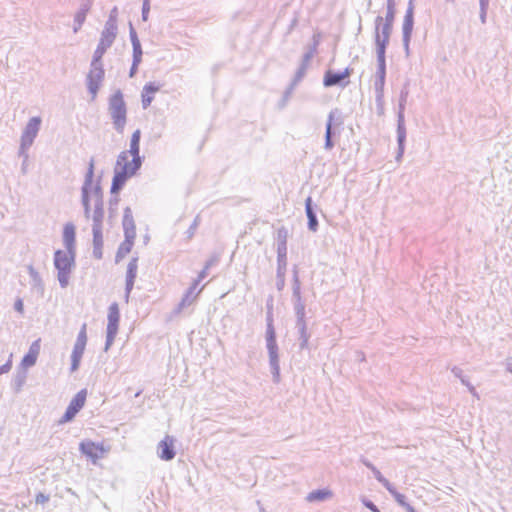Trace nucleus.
Returning <instances> with one entry per match:
<instances>
[{
    "instance_id": "nucleus-34",
    "label": "nucleus",
    "mask_w": 512,
    "mask_h": 512,
    "mask_svg": "<svg viewBox=\"0 0 512 512\" xmlns=\"http://www.w3.org/2000/svg\"><path fill=\"white\" fill-rule=\"evenodd\" d=\"M294 301V310L296 314V322H305V304L302 301V298L293 299Z\"/></svg>"
},
{
    "instance_id": "nucleus-46",
    "label": "nucleus",
    "mask_w": 512,
    "mask_h": 512,
    "mask_svg": "<svg viewBox=\"0 0 512 512\" xmlns=\"http://www.w3.org/2000/svg\"><path fill=\"white\" fill-rule=\"evenodd\" d=\"M132 47H133V61L141 62L142 54H143L141 43L132 45Z\"/></svg>"
},
{
    "instance_id": "nucleus-11",
    "label": "nucleus",
    "mask_w": 512,
    "mask_h": 512,
    "mask_svg": "<svg viewBox=\"0 0 512 512\" xmlns=\"http://www.w3.org/2000/svg\"><path fill=\"white\" fill-rule=\"evenodd\" d=\"M86 390H80L70 401L64 415L59 420L60 424L70 422L76 414L83 408L86 401Z\"/></svg>"
},
{
    "instance_id": "nucleus-45",
    "label": "nucleus",
    "mask_w": 512,
    "mask_h": 512,
    "mask_svg": "<svg viewBox=\"0 0 512 512\" xmlns=\"http://www.w3.org/2000/svg\"><path fill=\"white\" fill-rule=\"evenodd\" d=\"M117 18H118V8L116 6H114L111 9V11L109 13V16H108V19L105 22V24H110V25H113V26H117Z\"/></svg>"
},
{
    "instance_id": "nucleus-62",
    "label": "nucleus",
    "mask_w": 512,
    "mask_h": 512,
    "mask_svg": "<svg viewBox=\"0 0 512 512\" xmlns=\"http://www.w3.org/2000/svg\"><path fill=\"white\" fill-rule=\"evenodd\" d=\"M141 62H135V61H132V65H131V68H130V71H129V77H134V75L136 74L137 70H138V66Z\"/></svg>"
},
{
    "instance_id": "nucleus-12",
    "label": "nucleus",
    "mask_w": 512,
    "mask_h": 512,
    "mask_svg": "<svg viewBox=\"0 0 512 512\" xmlns=\"http://www.w3.org/2000/svg\"><path fill=\"white\" fill-rule=\"evenodd\" d=\"M339 115L338 109L331 110L328 114L325 131L324 149L330 151L334 148L333 136L335 135V127L342 125V120L336 115Z\"/></svg>"
},
{
    "instance_id": "nucleus-60",
    "label": "nucleus",
    "mask_w": 512,
    "mask_h": 512,
    "mask_svg": "<svg viewBox=\"0 0 512 512\" xmlns=\"http://www.w3.org/2000/svg\"><path fill=\"white\" fill-rule=\"evenodd\" d=\"M49 500V497L43 493H39L37 496H36V503L37 504H44L46 503L47 501Z\"/></svg>"
},
{
    "instance_id": "nucleus-41",
    "label": "nucleus",
    "mask_w": 512,
    "mask_h": 512,
    "mask_svg": "<svg viewBox=\"0 0 512 512\" xmlns=\"http://www.w3.org/2000/svg\"><path fill=\"white\" fill-rule=\"evenodd\" d=\"M375 102L377 107V114L383 115L384 114V92L375 93Z\"/></svg>"
},
{
    "instance_id": "nucleus-33",
    "label": "nucleus",
    "mask_w": 512,
    "mask_h": 512,
    "mask_svg": "<svg viewBox=\"0 0 512 512\" xmlns=\"http://www.w3.org/2000/svg\"><path fill=\"white\" fill-rule=\"evenodd\" d=\"M287 268V249L277 248V271L281 274Z\"/></svg>"
},
{
    "instance_id": "nucleus-8",
    "label": "nucleus",
    "mask_w": 512,
    "mask_h": 512,
    "mask_svg": "<svg viewBox=\"0 0 512 512\" xmlns=\"http://www.w3.org/2000/svg\"><path fill=\"white\" fill-rule=\"evenodd\" d=\"M383 17L377 16L375 19V45L377 55V65H386L385 53L389 44L390 35L380 33Z\"/></svg>"
},
{
    "instance_id": "nucleus-49",
    "label": "nucleus",
    "mask_w": 512,
    "mask_h": 512,
    "mask_svg": "<svg viewBox=\"0 0 512 512\" xmlns=\"http://www.w3.org/2000/svg\"><path fill=\"white\" fill-rule=\"evenodd\" d=\"M199 283L198 281H193V283L191 284V286L188 288L186 294L190 295V296H196V298L198 297V295L200 294V292L202 291L203 287L200 288L198 291H196L197 287H198Z\"/></svg>"
},
{
    "instance_id": "nucleus-56",
    "label": "nucleus",
    "mask_w": 512,
    "mask_h": 512,
    "mask_svg": "<svg viewBox=\"0 0 512 512\" xmlns=\"http://www.w3.org/2000/svg\"><path fill=\"white\" fill-rule=\"evenodd\" d=\"M362 502L364 506L368 508L371 512H380L377 506L372 501L368 499H363Z\"/></svg>"
},
{
    "instance_id": "nucleus-30",
    "label": "nucleus",
    "mask_w": 512,
    "mask_h": 512,
    "mask_svg": "<svg viewBox=\"0 0 512 512\" xmlns=\"http://www.w3.org/2000/svg\"><path fill=\"white\" fill-rule=\"evenodd\" d=\"M332 497V492L328 489H318L310 492L306 500L308 502L324 501Z\"/></svg>"
},
{
    "instance_id": "nucleus-25",
    "label": "nucleus",
    "mask_w": 512,
    "mask_h": 512,
    "mask_svg": "<svg viewBox=\"0 0 512 512\" xmlns=\"http://www.w3.org/2000/svg\"><path fill=\"white\" fill-rule=\"evenodd\" d=\"M27 270L30 276V285L32 289L36 290L37 292L43 293L44 284L39 272L32 265H29L27 267Z\"/></svg>"
},
{
    "instance_id": "nucleus-31",
    "label": "nucleus",
    "mask_w": 512,
    "mask_h": 512,
    "mask_svg": "<svg viewBox=\"0 0 512 512\" xmlns=\"http://www.w3.org/2000/svg\"><path fill=\"white\" fill-rule=\"evenodd\" d=\"M93 0H82L79 9L75 13L74 19L78 22H85L86 16L92 7Z\"/></svg>"
},
{
    "instance_id": "nucleus-40",
    "label": "nucleus",
    "mask_w": 512,
    "mask_h": 512,
    "mask_svg": "<svg viewBox=\"0 0 512 512\" xmlns=\"http://www.w3.org/2000/svg\"><path fill=\"white\" fill-rule=\"evenodd\" d=\"M292 297H293V299L301 298V286H300V281H299L298 273H297L296 270L294 271V276H293V292H292Z\"/></svg>"
},
{
    "instance_id": "nucleus-48",
    "label": "nucleus",
    "mask_w": 512,
    "mask_h": 512,
    "mask_svg": "<svg viewBox=\"0 0 512 512\" xmlns=\"http://www.w3.org/2000/svg\"><path fill=\"white\" fill-rule=\"evenodd\" d=\"M30 147H31V145H24L23 142H20L18 155L20 157H23L24 162H28V157H29L28 150Z\"/></svg>"
},
{
    "instance_id": "nucleus-16",
    "label": "nucleus",
    "mask_w": 512,
    "mask_h": 512,
    "mask_svg": "<svg viewBox=\"0 0 512 512\" xmlns=\"http://www.w3.org/2000/svg\"><path fill=\"white\" fill-rule=\"evenodd\" d=\"M138 257H133L127 266L126 283H125V299L128 301L130 293L133 289L134 282L137 276Z\"/></svg>"
},
{
    "instance_id": "nucleus-43",
    "label": "nucleus",
    "mask_w": 512,
    "mask_h": 512,
    "mask_svg": "<svg viewBox=\"0 0 512 512\" xmlns=\"http://www.w3.org/2000/svg\"><path fill=\"white\" fill-rule=\"evenodd\" d=\"M199 223H200V216L197 215L195 217L193 223L191 224V226L186 231L187 239H191L194 236V234H195V232H196V230H197V228L199 226Z\"/></svg>"
},
{
    "instance_id": "nucleus-57",
    "label": "nucleus",
    "mask_w": 512,
    "mask_h": 512,
    "mask_svg": "<svg viewBox=\"0 0 512 512\" xmlns=\"http://www.w3.org/2000/svg\"><path fill=\"white\" fill-rule=\"evenodd\" d=\"M462 384L468 388L469 392L473 396H476V397L478 396L475 387L467 379H462Z\"/></svg>"
},
{
    "instance_id": "nucleus-4",
    "label": "nucleus",
    "mask_w": 512,
    "mask_h": 512,
    "mask_svg": "<svg viewBox=\"0 0 512 512\" xmlns=\"http://www.w3.org/2000/svg\"><path fill=\"white\" fill-rule=\"evenodd\" d=\"M266 347L268 350L269 365L273 375V381L278 383L280 381L278 345L276 342V332L273 326V320L270 316L267 317Z\"/></svg>"
},
{
    "instance_id": "nucleus-10",
    "label": "nucleus",
    "mask_w": 512,
    "mask_h": 512,
    "mask_svg": "<svg viewBox=\"0 0 512 512\" xmlns=\"http://www.w3.org/2000/svg\"><path fill=\"white\" fill-rule=\"evenodd\" d=\"M92 198L94 201V211L92 215V229H103V220H104V205H103V195L101 191V187L99 184H96L92 191Z\"/></svg>"
},
{
    "instance_id": "nucleus-52",
    "label": "nucleus",
    "mask_w": 512,
    "mask_h": 512,
    "mask_svg": "<svg viewBox=\"0 0 512 512\" xmlns=\"http://www.w3.org/2000/svg\"><path fill=\"white\" fill-rule=\"evenodd\" d=\"M480 5V20L481 22L484 24L486 22V14H487V9H488V6H489V3H479Z\"/></svg>"
},
{
    "instance_id": "nucleus-58",
    "label": "nucleus",
    "mask_w": 512,
    "mask_h": 512,
    "mask_svg": "<svg viewBox=\"0 0 512 512\" xmlns=\"http://www.w3.org/2000/svg\"><path fill=\"white\" fill-rule=\"evenodd\" d=\"M14 309L19 312V313H23L24 311V304H23V301L22 299H17L14 303Z\"/></svg>"
},
{
    "instance_id": "nucleus-1",
    "label": "nucleus",
    "mask_w": 512,
    "mask_h": 512,
    "mask_svg": "<svg viewBox=\"0 0 512 512\" xmlns=\"http://www.w3.org/2000/svg\"><path fill=\"white\" fill-rule=\"evenodd\" d=\"M142 163L140 142L130 141L129 150L122 151L117 157L110 188L111 194H118L123 189L126 181L136 175Z\"/></svg>"
},
{
    "instance_id": "nucleus-51",
    "label": "nucleus",
    "mask_w": 512,
    "mask_h": 512,
    "mask_svg": "<svg viewBox=\"0 0 512 512\" xmlns=\"http://www.w3.org/2000/svg\"><path fill=\"white\" fill-rule=\"evenodd\" d=\"M285 273L286 271H283L281 274H279V271H277V275H276V278H277V281H276V286H277V289L278 290H282L284 285H285Z\"/></svg>"
},
{
    "instance_id": "nucleus-21",
    "label": "nucleus",
    "mask_w": 512,
    "mask_h": 512,
    "mask_svg": "<svg viewBox=\"0 0 512 512\" xmlns=\"http://www.w3.org/2000/svg\"><path fill=\"white\" fill-rule=\"evenodd\" d=\"M160 86L155 84L154 82L146 83L142 90V107L143 109L148 108L153 101V94L158 92Z\"/></svg>"
},
{
    "instance_id": "nucleus-6",
    "label": "nucleus",
    "mask_w": 512,
    "mask_h": 512,
    "mask_svg": "<svg viewBox=\"0 0 512 512\" xmlns=\"http://www.w3.org/2000/svg\"><path fill=\"white\" fill-rule=\"evenodd\" d=\"M93 176H94V159L91 158L88 165V170L85 175V180L81 189V201L84 208V215L88 219L90 218V200H93L92 198V191H93Z\"/></svg>"
},
{
    "instance_id": "nucleus-19",
    "label": "nucleus",
    "mask_w": 512,
    "mask_h": 512,
    "mask_svg": "<svg viewBox=\"0 0 512 512\" xmlns=\"http://www.w3.org/2000/svg\"><path fill=\"white\" fill-rule=\"evenodd\" d=\"M118 32V27L110 24H105L101 32L99 43L110 48L114 43Z\"/></svg>"
},
{
    "instance_id": "nucleus-14",
    "label": "nucleus",
    "mask_w": 512,
    "mask_h": 512,
    "mask_svg": "<svg viewBox=\"0 0 512 512\" xmlns=\"http://www.w3.org/2000/svg\"><path fill=\"white\" fill-rule=\"evenodd\" d=\"M351 75V70L349 68H346L342 72H333L331 70H328L323 79V85L325 87H332V86H342L345 87L348 84V81H345L349 76Z\"/></svg>"
},
{
    "instance_id": "nucleus-3",
    "label": "nucleus",
    "mask_w": 512,
    "mask_h": 512,
    "mask_svg": "<svg viewBox=\"0 0 512 512\" xmlns=\"http://www.w3.org/2000/svg\"><path fill=\"white\" fill-rule=\"evenodd\" d=\"M76 251L56 250L54 253V266L57 270V279L61 288L69 285L70 275L75 267Z\"/></svg>"
},
{
    "instance_id": "nucleus-5",
    "label": "nucleus",
    "mask_w": 512,
    "mask_h": 512,
    "mask_svg": "<svg viewBox=\"0 0 512 512\" xmlns=\"http://www.w3.org/2000/svg\"><path fill=\"white\" fill-rule=\"evenodd\" d=\"M409 91L405 86L399 96V105H398V114H397V142H398V152L396 155V160L400 161L405 148V140H406V127H405V119H404V111L405 105L407 102Z\"/></svg>"
},
{
    "instance_id": "nucleus-17",
    "label": "nucleus",
    "mask_w": 512,
    "mask_h": 512,
    "mask_svg": "<svg viewBox=\"0 0 512 512\" xmlns=\"http://www.w3.org/2000/svg\"><path fill=\"white\" fill-rule=\"evenodd\" d=\"M122 225H123L125 238L135 239L136 226H135L134 218L132 215V210L130 207H126L124 209Z\"/></svg>"
},
{
    "instance_id": "nucleus-42",
    "label": "nucleus",
    "mask_w": 512,
    "mask_h": 512,
    "mask_svg": "<svg viewBox=\"0 0 512 512\" xmlns=\"http://www.w3.org/2000/svg\"><path fill=\"white\" fill-rule=\"evenodd\" d=\"M93 233V246H103L102 229H92Z\"/></svg>"
},
{
    "instance_id": "nucleus-59",
    "label": "nucleus",
    "mask_w": 512,
    "mask_h": 512,
    "mask_svg": "<svg viewBox=\"0 0 512 512\" xmlns=\"http://www.w3.org/2000/svg\"><path fill=\"white\" fill-rule=\"evenodd\" d=\"M452 373L455 375V377L459 378L461 382H462V379H466L463 375L462 369H460L459 367H456V366L453 367Z\"/></svg>"
},
{
    "instance_id": "nucleus-22",
    "label": "nucleus",
    "mask_w": 512,
    "mask_h": 512,
    "mask_svg": "<svg viewBox=\"0 0 512 512\" xmlns=\"http://www.w3.org/2000/svg\"><path fill=\"white\" fill-rule=\"evenodd\" d=\"M63 244L66 250L76 251L75 249V226L67 223L63 230Z\"/></svg>"
},
{
    "instance_id": "nucleus-36",
    "label": "nucleus",
    "mask_w": 512,
    "mask_h": 512,
    "mask_svg": "<svg viewBox=\"0 0 512 512\" xmlns=\"http://www.w3.org/2000/svg\"><path fill=\"white\" fill-rule=\"evenodd\" d=\"M388 492L393 496L394 500L401 506V507H405V505L408 503L406 501V497L399 493L395 488L394 486L389 482L388 483V486H384Z\"/></svg>"
},
{
    "instance_id": "nucleus-24",
    "label": "nucleus",
    "mask_w": 512,
    "mask_h": 512,
    "mask_svg": "<svg viewBox=\"0 0 512 512\" xmlns=\"http://www.w3.org/2000/svg\"><path fill=\"white\" fill-rule=\"evenodd\" d=\"M85 347L86 345L75 342L71 354V372H75L76 370H78L82 356L84 354Z\"/></svg>"
},
{
    "instance_id": "nucleus-55",
    "label": "nucleus",
    "mask_w": 512,
    "mask_h": 512,
    "mask_svg": "<svg viewBox=\"0 0 512 512\" xmlns=\"http://www.w3.org/2000/svg\"><path fill=\"white\" fill-rule=\"evenodd\" d=\"M312 57H313V51H312V50H310V51L306 52V53L303 55V57H302V62H301V64H300V65H305V67H308V65H309V63H310V61H311Z\"/></svg>"
},
{
    "instance_id": "nucleus-44",
    "label": "nucleus",
    "mask_w": 512,
    "mask_h": 512,
    "mask_svg": "<svg viewBox=\"0 0 512 512\" xmlns=\"http://www.w3.org/2000/svg\"><path fill=\"white\" fill-rule=\"evenodd\" d=\"M37 357L33 354L27 353L22 359V366L25 368L35 365Z\"/></svg>"
},
{
    "instance_id": "nucleus-27",
    "label": "nucleus",
    "mask_w": 512,
    "mask_h": 512,
    "mask_svg": "<svg viewBox=\"0 0 512 512\" xmlns=\"http://www.w3.org/2000/svg\"><path fill=\"white\" fill-rule=\"evenodd\" d=\"M394 18L395 9L387 8L385 19L383 18L382 25L380 27V33L391 35Z\"/></svg>"
},
{
    "instance_id": "nucleus-37",
    "label": "nucleus",
    "mask_w": 512,
    "mask_h": 512,
    "mask_svg": "<svg viewBox=\"0 0 512 512\" xmlns=\"http://www.w3.org/2000/svg\"><path fill=\"white\" fill-rule=\"evenodd\" d=\"M107 49H108V47L98 43V46H97L96 50L94 51V54L92 57L91 65H103L102 57L105 54V52L107 51Z\"/></svg>"
},
{
    "instance_id": "nucleus-18",
    "label": "nucleus",
    "mask_w": 512,
    "mask_h": 512,
    "mask_svg": "<svg viewBox=\"0 0 512 512\" xmlns=\"http://www.w3.org/2000/svg\"><path fill=\"white\" fill-rule=\"evenodd\" d=\"M414 6H413V0H409L408 8L406 10L402 31H403V38H411L412 31H413V25H414Z\"/></svg>"
},
{
    "instance_id": "nucleus-47",
    "label": "nucleus",
    "mask_w": 512,
    "mask_h": 512,
    "mask_svg": "<svg viewBox=\"0 0 512 512\" xmlns=\"http://www.w3.org/2000/svg\"><path fill=\"white\" fill-rule=\"evenodd\" d=\"M76 343L86 345V343H87L86 324L82 325V327L78 333Z\"/></svg>"
},
{
    "instance_id": "nucleus-39",
    "label": "nucleus",
    "mask_w": 512,
    "mask_h": 512,
    "mask_svg": "<svg viewBox=\"0 0 512 512\" xmlns=\"http://www.w3.org/2000/svg\"><path fill=\"white\" fill-rule=\"evenodd\" d=\"M288 231L285 228H280L277 231V248L287 249Z\"/></svg>"
},
{
    "instance_id": "nucleus-23",
    "label": "nucleus",
    "mask_w": 512,
    "mask_h": 512,
    "mask_svg": "<svg viewBox=\"0 0 512 512\" xmlns=\"http://www.w3.org/2000/svg\"><path fill=\"white\" fill-rule=\"evenodd\" d=\"M305 212H306V216L308 218V228H309V230H311L313 232L317 231L318 220H317L316 212H315V210L313 208V205H312V198L311 197H308L305 200Z\"/></svg>"
},
{
    "instance_id": "nucleus-29",
    "label": "nucleus",
    "mask_w": 512,
    "mask_h": 512,
    "mask_svg": "<svg viewBox=\"0 0 512 512\" xmlns=\"http://www.w3.org/2000/svg\"><path fill=\"white\" fill-rule=\"evenodd\" d=\"M296 328L299 334V347L301 350L308 347L310 334L307 332L306 322H296Z\"/></svg>"
},
{
    "instance_id": "nucleus-63",
    "label": "nucleus",
    "mask_w": 512,
    "mask_h": 512,
    "mask_svg": "<svg viewBox=\"0 0 512 512\" xmlns=\"http://www.w3.org/2000/svg\"><path fill=\"white\" fill-rule=\"evenodd\" d=\"M11 366H12V363L10 360L7 363H5L4 365L0 366V374L9 372L11 369Z\"/></svg>"
},
{
    "instance_id": "nucleus-32",
    "label": "nucleus",
    "mask_w": 512,
    "mask_h": 512,
    "mask_svg": "<svg viewBox=\"0 0 512 512\" xmlns=\"http://www.w3.org/2000/svg\"><path fill=\"white\" fill-rule=\"evenodd\" d=\"M195 301H196V296H190L185 293V295L183 296L181 301L178 303V305L173 310V313L175 315H178V314L184 312L188 307L193 305Z\"/></svg>"
},
{
    "instance_id": "nucleus-61",
    "label": "nucleus",
    "mask_w": 512,
    "mask_h": 512,
    "mask_svg": "<svg viewBox=\"0 0 512 512\" xmlns=\"http://www.w3.org/2000/svg\"><path fill=\"white\" fill-rule=\"evenodd\" d=\"M102 249L103 246H93V255L96 259L102 258Z\"/></svg>"
},
{
    "instance_id": "nucleus-20",
    "label": "nucleus",
    "mask_w": 512,
    "mask_h": 512,
    "mask_svg": "<svg viewBox=\"0 0 512 512\" xmlns=\"http://www.w3.org/2000/svg\"><path fill=\"white\" fill-rule=\"evenodd\" d=\"M80 451L86 455L87 457L91 458L93 462H95L97 459H99L102 456L103 449L100 448L98 445H96L93 442H81L80 443Z\"/></svg>"
},
{
    "instance_id": "nucleus-15",
    "label": "nucleus",
    "mask_w": 512,
    "mask_h": 512,
    "mask_svg": "<svg viewBox=\"0 0 512 512\" xmlns=\"http://www.w3.org/2000/svg\"><path fill=\"white\" fill-rule=\"evenodd\" d=\"M158 456L165 461H170L175 457L174 438L167 435L161 440L157 447Z\"/></svg>"
},
{
    "instance_id": "nucleus-35",
    "label": "nucleus",
    "mask_w": 512,
    "mask_h": 512,
    "mask_svg": "<svg viewBox=\"0 0 512 512\" xmlns=\"http://www.w3.org/2000/svg\"><path fill=\"white\" fill-rule=\"evenodd\" d=\"M363 464L369 468L372 472L374 477L377 479L378 482H380L383 486H388L389 481L381 474V472L368 460L363 459Z\"/></svg>"
},
{
    "instance_id": "nucleus-53",
    "label": "nucleus",
    "mask_w": 512,
    "mask_h": 512,
    "mask_svg": "<svg viewBox=\"0 0 512 512\" xmlns=\"http://www.w3.org/2000/svg\"><path fill=\"white\" fill-rule=\"evenodd\" d=\"M129 35H130V40H131L132 45L140 44L137 33H136L135 29L133 28L132 24H130Z\"/></svg>"
},
{
    "instance_id": "nucleus-38",
    "label": "nucleus",
    "mask_w": 512,
    "mask_h": 512,
    "mask_svg": "<svg viewBox=\"0 0 512 512\" xmlns=\"http://www.w3.org/2000/svg\"><path fill=\"white\" fill-rule=\"evenodd\" d=\"M306 71H307V67H305V65H300L299 68L297 69L296 73H295V76L292 80V83L290 85V88L288 89V91L286 92V94L288 95L291 90L303 79V77L305 76L306 74Z\"/></svg>"
},
{
    "instance_id": "nucleus-2",
    "label": "nucleus",
    "mask_w": 512,
    "mask_h": 512,
    "mask_svg": "<svg viewBox=\"0 0 512 512\" xmlns=\"http://www.w3.org/2000/svg\"><path fill=\"white\" fill-rule=\"evenodd\" d=\"M108 114L117 133L123 134L127 124V105L123 92L117 89L108 98Z\"/></svg>"
},
{
    "instance_id": "nucleus-50",
    "label": "nucleus",
    "mask_w": 512,
    "mask_h": 512,
    "mask_svg": "<svg viewBox=\"0 0 512 512\" xmlns=\"http://www.w3.org/2000/svg\"><path fill=\"white\" fill-rule=\"evenodd\" d=\"M150 1L151 0H143V5H142V19H143V21H147V19H148V15H149V12H150Z\"/></svg>"
},
{
    "instance_id": "nucleus-9",
    "label": "nucleus",
    "mask_w": 512,
    "mask_h": 512,
    "mask_svg": "<svg viewBox=\"0 0 512 512\" xmlns=\"http://www.w3.org/2000/svg\"><path fill=\"white\" fill-rule=\"evenodd\" d=\"M105 70L103 65H91L90 70L86 77V84L91 99L94 100L97 96L102 81L104 80Z\"/></svg>"
},
{
    "instance_id": "nucleus-28",
    "label": "nucleus",
    "mask_w": 512,
    "mask_h": 512,
    "mask_svg": "<svg viewBox=\"0 0 512 512\" xmlns=\"http://www.w3.org/2000/svg\"><path fill=\"white\" fill-rule=\"evenodd\" d=\"M134 244V239L125 238L124 241L120 244L116 256L115 262L119 263L128 253H130Z\"/></svg>"
},
{
    "instance_id": "nucleus-13",
    "label": "nucleus",
    "mask_w": 512,
    "mask_h": 512,
    "mask_svg": "<svg viewBox=\"0 0 512 512\" xmlns=\"http://www.w3.org/2000/svg\"><path fill=\"white\" fill-rule=\"evenodd\" d=\"M41 126V118L38 116L30 118L26 124L20 142L24 145H33L35 138L37 137Z\"/></svg>"
},
{
    "instance_id": "nucleus-64",
    "label": "nucleus",
    "mask_w": 512,
    "mask_h": 512,
    "mask_svg": "<svg viewBox=\"0 0 512 512\" xmlns=\"http://www.w3.org/2000/svg\"><path fill=\"white\" fill-rule=\"evenodd\" d=\"M140 139H141V131L139 129H137L132 133L130 141L140 142Z\"/></svg>"
},
{
    "instance_id": "nucleus-26",
    "label": "nucleus",
    "mask_w": 512,
    "mask_h": 512,
    "mask_svg": "<svg viewBox=\"0 0 512 512\" xmlns=\"http://www.w3.org/2000/svg\"><path fill=\"white\" fill-rule=\"evenodd\" d=\"M386 78V65H377V71L375 73L374 89L375 93L384 92Z\"/></svg>"
},
{
    "instance_id": "nucleus-54",
    "label": "nucleus",
    "mask_w": 512,
    "mask_h": 512,
    "mask_svg": "<svg viewBox=\"0 0 512 512\" xmlns=\"http://www.w3.org/2000/svg\"><path fill=\"white\" fill-rule=\"evenodd\" d=\"M39 350H40L39 340H36L31 344L28 353L33 354L37 357L39 354Z\"/></svg>"
},
{
    "instance_id": "nucleus-7",
    "label": "nucleus",
    "mask_w": 512,
    "mask_h": 512,
    "mask_svg": "<svg viewBox=\"0 0 512 512\" xmlns=\"http://www.w3.org/2000/svg\"><path fill=\"white\" fill-rule=\"evenodd\" d=\"M107 318H108V324H107V331H106V342H105V347H104L105 351H108L109 348L112 346L114 339L118 333L120 313H119V307H118L117 303H112L109 306Z\"/></svg>"
}]
</instances>
